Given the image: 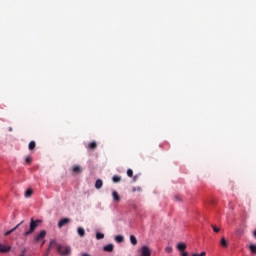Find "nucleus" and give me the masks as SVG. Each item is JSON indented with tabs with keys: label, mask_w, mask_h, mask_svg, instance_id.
Listing matches in <instances>:
<instances>
[{
	"label": "nucleus",
	"mask_w": 256,
	"mask_h": 256,
	"mask_svg": "<svg viewBox=\"0 0 256 256\" xmlns=\"http://www.w3.org/2000/svg\"><path fill=\"white\" fill-rule=\"evenodd\" d=\"M127 175H128V177H133V170L132 169H128L127 170Z\"/></svg>",
	"instance_id": "obj_25"
},
{
	"label": "nucleus",
	"mask_w": 256,
	"mask_h": 256,
	"mask_svg": "<svg viewBox=\"0 0 256 256\" xmlns=\"http://www.w3.org/2000/svg\"><path fill=\"white\" fill-rule=\"evenodd\" d=\"M83 171V168H81V166L77 165L74 166L72 168V173H74L75 175H79V173H81Z\"/></svg>",
	"instance_id": "obj_10"
},
{
	"label": "nucleus",
	"mask_w": 256,
	"mask_h": 256,
	"mask_svg": "<svg viewBox=\"0 0 256 256\" xmlns=\"http://www.w3.org/2000/svg\"><path fill=\"white\" fill-rule=\"evenodd\" d=\"M212 229H213L214 233H219V231H220V229L217 228V226H215V225H212Z\"/></svg>",
	"instance_id": "obj_27"
},
{
	"label": "nucleus",
	"mask_w": 256,
	"mask_h": 256,
	"mask_svg": "<svg viewBox=\"0 0 256 256\" xmlns=\"http://www.w3.org/2000/svg\"><path fill=\"white\" fill-rule=\"evenodd\" d=\"M114 248L115 246L113 244H108L103 247V251H105L106 253H112Z\"/></svg>",
	"instance_id": "obj_9"
},
{
	"label": "nucleus",
	"mask_w": 256,
	"mask_h": 256,
	"mask_svg": "<svg viewBox=\"0 0 256 256\" xmlns=\"http://www.w3.org/2000/svg\"><path fill=\"white\" fill-rule=\"evenodd\" d=\"M249 250L251 251L252 255H256V244H251L249 246Z\"/></svg>",
	"instance_id": "obj_17"
},
{
	"label": "nucleus",
	"mask_w": 256,
	"mask_h": 256,
	"mask_svg": "<svg viewBox=\"0 0 256 256\" xmlns=\"http://www.w3.org/2000/svg\"><path fill=\"white\" fill-rule=\"evenodd\" d=\"M135 191H143V189L141 187H137V188L133 187L132 193H135Z\"/></svg>",
	"instance_id": "obj_26"
},
{
	"label": "nucleus",
	"mask_w": 256,
	"mask_h": 256,
	"mask_svg": "<svg viewBox=\"0 0 256 256\" xmlns=\"http://www.w3.org/2000/svg\"><path fill=\"white\" fill-rule=\"evenodd\" d=\"M166 253H173V248L171 246H167L165 248Z\"/></svg>",
	"instance_id": "obj_24"
},
{
	"label": "nucleus",
	"mask_w": 256,
	"mask_h": 256,
	"mask_svg": "<svg viewBox=\"0 0 256 256\" xmlns=\"http://www.w3.org/2000/svg\"><path fill=\"white\" fill-rule=\"evenodd\" d=\"M140 256H151V250L148 246H142Z\"/></svg>",
	"instance_id": "obj_6"
},
{
	"label": "nucleus",
	"mask_w": 256,
	"mask_h": 256,
	"mask_svg": "<svg viewBox=\"0 0 256 256\" xmlns=\"http://www.w3.org/2000/svg\"><path fill=\"white\" fill-rule=\"evenodd\" d=\"M8 131H10V132H11V131H13V128H12V127H10V128L8 129Z\"/></svg>",
	"instance_id": "obj_34"
},
{
	"label": "nucleus",
	"mask_w": 256,
	"mask_h": 256,
	"mask_svg": "<svg viewBox=\"0 0 256 256\" xmlns=\"http://www.w3.org/2000/svg\"><path fill=\"white\" fill-rule=\"evenodd\" d=\"M137 179H139V176L135 175V176L133 177V181L135 182V181H137Z\"/></svg>",
	"instance_id": "obj_30"
},
{
	"label": "nucleus",
	"mask_w": 256,
	"mask_h": 256,
	"mask_svg": "<svg viewBox=\"0 0 256 256\" xmlns=\"http://www.w3.org/2000/svg\"><path fill=\"white\" fill-rule=\"evenodd\" d=\"M57 251L60 255L69 256L71 255V247L59 245Z\"/></svg>",
	"instance_id": "obj_3"
},
{
	"label": "nucleus",
	"mask_w": 256,
	"mask_h": 256,
	"mask_svg": "<svg viewBox=\"0 0 256 256\" xmlns=\"http://www.w3.org/2000/svg\"><path fill=\"white\" fill-rule=\"evenodd\" d=\"M11 246L0 244V253H9Z\"/></svg>",
	"instance_id": "obj_7"
},
{
	"label": "nucleus",
	"mask_w": 256,
	"mask_h": 256,
	"mask_svg": "<svg viewBox=\"0 0 256 256\" xmlns=\"http://www.w3.org/2000/svg\"><path fill=\"white\" fill-rule=\"evenodd\" d=\"M40 223H42L41 220H39V219L35 220V219L31 218L30 226H28V225L24 226L25 232L22 234L23 237H29V235H33V233H35V231L37 230V227H39Z\"/></svg>",
	"instance_id": "obj_1"
},
{
	"label": "nucleus",
	"mask_w": 256,
	"mask_h": 256,
	"mask_svg": "<svg viewBox=\"0 0 256 256\" xmlns=\"http://www.w3.org/2000/svg\"><path fill=\"white\" fill-rule=\"evenodd\" d=\"M87 149H90L91 151H95V149H97V142L95 141L90 142L87 146Z\"/></svg>",
	"instance_id": "obj_12"
},
{
	"label": "nucleus",
	"mask_w": 256,
	"mask_h": 256,
	"mask_svg": "<svg viewBox=\"0 0 256 256\" xmlns=\"http://www.w3.org/2000/svg\"><path fill=\"white\" fill-rule=\"evenodd\" d=\"M181 253V256H188L189 254L187 253V252H185V251H183V252H180Z\"/></svg>",
	"instance_id": "obj_29"
},
{
	"label": "nucleus",
	"mask_w": 256,
	"mask_h": 256,
	"mask_svg": "<svg viewBox=\"0 0 256 256\" xmlns=\"http://www.w3.org/2000/svg\"><path fill=\"white\" fill-rule=\"evenodd\" d=\"M43 245H45V241L44 240H42L41 247H43Z\"/></svg>",
	"instance_id": "obj_33"
},
{
	"label": "nucleus",
	"mask_w": 256,
	"mask_h": 256,
	"mask_svg": "<svg viewBox=\"0 0 256 256\" xmlns=\"http://www.w3.org/2000/svg\"><path fill=\"white\" fill-rule=\"evenodd\" d=\"M68 223H71V219L69 218H63L58 222V227L61 229L62 227H65V225H68Z\"/></svg>",
	"instance_id": "obj_5"
},
{
	"label": "nucleus",
	"mask_w": 256,
	"mask_h": 256,
	"mask_svg": "<svg viewBox=\"0 0 256 256\" xmlns=\"http://www.w3.org/2000/svg\"><path fill=\"white\" fill-rule=\"evenodd\" d=\"M176 249H178V251L183 252L185 251V249H187V244L181 242L176 246Z\"/></svg>",
	"instance_id": "obj_11"
},
{
	"label": "nucleus",
	"mask_w": 256,
	"mask_h": 256,
	"mask_svg": "<svg viewBox=\"0 0 256 256\" xmlns=\"http://www.w3.org/2000/svg\"><path fill=\"white\" fill-rule=\"evenodd\" d=\"M23 223H25V221H21L20 223H18L14 228H12L11 230H8L5 232V237H9V235H11V233H14V231H17V229H19L21 227V225H23Z\"/></svg>",
	"instance_id": "obj_4"
},
{
	"label": "nucleus",
	"mask_w": 256,
	"mask_h": 256,
	"mask_svg": "<svg viewBox=\"0 0 256 256\" xmlns=\"http://www.w3.org/2000/svg\"><path fill=\"white\" fill-rule=\"evenodd\" d=\"M115 241L116 243H123V241H125V237H123V235H117L115 236Z\"/></svg>",
	"instance_id": "obj_15"
},
{
	"label": "nucleus",
	"mask_w": 256,
	"mask_h": 256,
	"mask_svg": "<svg viewBox=\"0 0 256 256\" xmlns=\"http://www.w3.org/2000/svg\"><path fill=\"white\" fill-rule=\"evenodd\" d=\"M207 253L201 252L200 254L194 253L192 256H205Z\"/></svg>",
	"instance_id": "obj_28"
},
{
	"label": "nucleus",
	"mask_w": 256,
	"mask_h": 256,
	"mask_svg": "<svg viewBox=\"0 0 256 256\" xmlns=\"http://www.w3.org/2000/svg\"><path fill=\"white\" fill-rule=\"evenodd\" d=\"M130 242L132 245H137V238L135 237V235L130 236Z\"/></svg>",
	"instance_id": "obj_18"
},
{
	"label": "nucleus",
	"mask_w": 256,
	"mask_h": 256,
	"mask_svg": "<svg viewBox=\"0 0 256 256\" xmlns=\"http://www.w3.org/2000/svg\"><path fill=\"white\" fill-rule=\"evenodd\" d=\"M47 237V231L41 230L38 234L34 236L33 243H41Z\"/></svg>",
	"instance_id": "obj_2"
},
{
	"label": "nucleus",
	"mask_w": 256,
	"mask_h": 256,
	"mask_svg": "<svg viewBox=\"0 0 256 256\" xmlns=\"http://www.w3.org/2000/svg\"><path fill=\"white\" fill-rule=\"evenodd\" d=\"M35 147H37V144L35 143V141H31L28 145V149L30 151H33V149H35Z\"/></svg>",
	"instance_id": "obj_16"
},
{
	"label": "nucleus",
	"mask_w": 256,
	"mask_h": 256,
	"mask_svg": "<svg viewBox=\"0 0 256 256\" xmlns=\"http://www.w3.org/2000/svg\"><path fill=\"white\" fill-rule=\"evenodd\" d=\"M176 201H181V198H179V196L175 197Z\"/></svg>",
	"instance_id": "obj_31"
},
{
	"label": "nucleus",
	"mask_w": 256,
	"mask_h": 256,
	"mask_svg": "<svg viewBox=\"0 0 256 256\" xmlns=\"http://www.w3.org/2000/svg\"><path fill=\"white\" fill-rule=\"evenodd\" d=\"M31 195H33V191L31 189L26 190L25 197L29 198V197H31Z\"/></svg>",
	"instance_id": "obj_23"
},
{
	"label": "nucleus",
	"mask_w": 256,
	"mask_h": 256,
	"mask_svg": "<svg viewBox=\"0 0 256 256\" xmlns=\"http://www.w3.org/2000/svg\"><path fill=\"white\" fill-rule=\"evenodd\" d=\"M112 197L115 203H119L121 201V196H119V193H117V191L112 192Z\"/></svg>",
	"instance_id": "obj_8"
},
{
	"label": "nucleus",
	"mask_w": 256,
	"mask_h": 256,
	"mask_svg": "<svg viewBox=\"0 0 256 256\" xmlns=\"http://www.w3.org/2000/svg\"><path fill=\"white\" fill-rule=\"evenodd\" d=\"M253 237L256 239V229L253 232Z\"/></svg>",
	"instance_id": "obj_32"
},
{
	"label": "nucleus",
	"mask_w": 256,
	"mask_h": 256,
	"mask_svg": "<svg viewBox=\"0 0 256 256\" xmlns=\"http://www.w3.org/2000/svg\"><path fill=\"white\" fill-rule=\"evenodd\" d=\"M112 181H113V183H119L121 181V177L120 176H113Z\"/></svg>",
	"instance_id": "obj_22"
},
{
	"label": "nucleus",
	"mask_w": 256,
	"mask_h": 256,
	"mask_svg": "<svg viewBox=\"0 0 256 256\" xmlns=\"http://www.w3.org/2000/svg\"><path fill=\"white\" fill-rule=\"evenodd\" d=\"M77 233H78L79 237H85V229L83 227H79L77 229Z\"/></svg>",
	"instance_id": "obj_14"
},
{
	"label": "nucleus",
	"mask_w": 256,
	"mask_h": 256,
	"mask_svg": "<svg viewBox=\"0 0 256 256\" xmlns=\"http://www.w3.org/2000/svg\"><path fill=\"white\" fill-rule=\"evenodd\" d=\"M96 239H98V240L105 239V234H103L101 232H97L96 233Z\"/></svg>",
	"instance_id": "obj_20"
},
{
	"label": "nucleus",
	"mask_w": 256,
	"mask_h": 256,
	"mask_svg": "<svg viewBox=\"0 0 256 256\" xmlns=\"http://www.w3.org/2000/svg\"><path fill=\"white\" fill-rule=\"evenodd\" d=\"M101 187H103V180H101V179L96 180L95 188L96 189H101Z\"/></svg>",
	"instance_id": "obj_13"
},
{
	"label": "nucleus",
	"mask_w": 256,
	"mask_h": 256,
	"mask_svg": "<svg viewBox=\"0 0 256 256\" xmlns=\"http://www.w3.org/2000/svg\"><path fill=\"white\" fill-rule=\"evenodd\" d=\"M33 161V159L31 158V156H27L26 158H25V163H26V165H31V162Z\"/></svg>",
	"instance_id": "obj_21"
},
{
	"label": "nucleus",
	"mask_w": 256,
	"mask_h": 256,
	"mask_svg": "<svg viewBox=\"0 0 256 256\" xmlns=\"http://www.w3.org/2000/svg\"><path fill=\"white\" fill-rule=\"evenodd\" d=\"M220 245H222L223 247H228L229 244L227 243L225 237L221 238Z\"/></svg>",
	"instance_id": "obj_19"
}]
</instances>
